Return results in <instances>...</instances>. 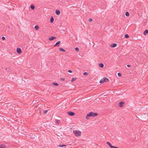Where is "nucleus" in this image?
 <instances>
[{
	"label": "nucleus",
	"mask_w": 148,
	"mask_h": 148,
	"mask_svg": "<svg viewBox=\"0 0 148 148\" xmlns=\"http://www.w3.org/2000/svg\"><path fill=\"white\" fill-rule=\"evenodd\" d=\"M98 114L97 113H94L92 112H91L88 113L86 117V119H88L90 117H95L97 116Z\"/></svg>",
	"instance_id": "1"
},
{
	"label": "nucleus",
	"mask_w": 148,
	"mask_h": 148,
	"mask_svg": "<svg viewBox=\"0 0 148 148\" xmlns=\"http://www.w3.org/2000/svg\"><path fill=\"white\" fill-rule=\"evenodd\" d=\"M73 134L76 136H80L81 132V131L78 130H74L73 132Z\"/></svg>",
	"instance_id": "2"
},
{
	"label": "nucleus",
	"mask_w": 148,
	"mask_h": 148,
	"mask_svg": "<svg viewBox=\"0 0 148 148\" xmlns=\"http://www.w3.org/2000/svg\"><path fill=\"white\" fill-rule=\"evenodd\" d=\"M109 81V80L106 77H104L102 79H101L100 81L99 82L100 83H104L105 82H108Z\"/></svg>",
	"instance_id": "3"
},
{
	"label": "nucleus",
	"mask_w": 148,
	"mask_h": 148,
	"mask_svg": "<svg viewBox=\"0 0 148 148\" xmlns=\"http://www.w3.org/2000/svg\"><path fill=\"white\" fill-rule=\"evenodd\" d=\"M68 115L70 116H73L75 115V113L74 112L71 111H68L67 112Z\"/></svg>",
	"instance_id": "4"
},
{
	"label": "nucleus",
	"mask_w": 148,
	"mask_h": 148,
	"mask_svg": "<svg viewBox=\"0 0 148 148\" xmlns=\"http://www.w3.org/2000/svg\"><path fill=\"white\" fill-rule=\"evenodd\" d=\"M17 52L19 54H20L22 53V51L21 49L18 47L16 49Z\"/></svg>",
	"instance_id": "5"
},
{
	"label": "nucleus",
	"mask_w": 148,
	"mask_h": 148,
	"mask_svg": "<svg viewBox=\"0 0 148 148\" xmlns=\"http://www.w3.org/2000/svg\"><path fill=\"white\" fill-rule=\"evenodd\" d=\"M61 42L60 41H58L57 42H56V44L54 45V46L55 47L57 46L59 47L60 46V43Z\"/></svg>",
	"instance_id": "6"
},
{
	"label": "nucleus",
	"mask_w": 148,
	"mask_h": 148,
	"mask_svg": "<svg viewBox=\"0 0 148 148\" xmlns=\"http://www.w3.org/2000/svg\"><path fill=\"white\" fill-rule=\"evenodd\" d=\"M124 103L123 101H121L119 103L118 105L120 107H122Z\"/></svg>",
	"instance_id": "7"
},
{
	"label": "nucleus",
	"mask_w": 148,
	"mask_h": 148,
	"mask_svg": "<svg viewBox=\"0 0 148 148\" xmlns=\"http://www.w3.org/2000/svg\"><path fill=\"white\" fill-rule=\"evenodd\" d=\"M56 37L54 36H51L50 37H49V40L50 41L52 40H53L54 39H56Z\"/></svg>",
	"instance_id": "8"
},
{
	"label": "nucleus",
	"mask_w": 148,
	"mask_h": 148,
	"mask_svg": "<svg viewBox=\"0 0 148 148\" xmlns=\"http://www.w3.org/2000/svg\"><path fill=\"white\" fill-rule=\"evenodd\" d=\"M117 45L116 44L113 43L111 44L110 46L112 47H115Z\"/></svg>",
	"instance_id": "9"
},
{
	"label": "nucleus",
	"mask_w": 148,
	"mask_h": 148,
	"mask_svg": "<svg viewBox=\"0 0 148 148\" xmlns=\"http://www.w3.org/2000/svg\"><path fill=\"white\" fill-rule=\"evenodd\" d=\"M55 12L56 14L57 15H60V11L58 10H56Z\"/></svg>",
	"instance_id": "10"
},
{
	"label": "nucleus",
	"mask_w": 148,
	"mask_h": 148,
	"mask_svg": "<svg viewBox=\"0 0 148 148\" xmlns=\"http://www.w3.org/2000/svg\"><path fill=\"white\" fill-rule=\"evenodd\" d=\"M7 146L5 145H0V148H6Z\"/></svg>",
	"instance_id": "11"
},
{
	"label": "nucleus",
	"mask_w": 148,
	"mask_h": 148,
	"mask_svg": "<svg viewBox=\"0 0 148 148\" xmlns=\"http://www.w3.org/2000/svg\"><path fill=\"white\" fill-rule=\"evenodd\" d=\"M59 50L60 51L63 52H66V50H64V49H63L62 47H60L59 48Z\"/></svg>",
	"instance_id": "12"
},
{
	"label": "nucleus",
	"mask_w": 148,
	"mask_h": 148,
	"mask_svg": "<svg viewBox=\"0 0 148 148\" xmlns=\"http://www.w3.org/2000/svg\"><path fill=\"white\" fill-rule=\"evenodd\" d=\"M148 33V30H145L143 32V34L145 35H146Z\"/></svg>",
	"instance_id": "13"
},
{
	"label": "nucleus",
	"mask_w": 148,
	"mask_h": 148,
	"mask_svg": "<svg viewBox=\"0 0 148 148\" xmlns=\"http://www.w3.org/2000/svg\"><path fill=\"white\" fill-rule=\"evenodd\" d=\"M30 8L32 10H34L35 8V6L34 5L32 4L30 6Z\"/></svg>",
	"instance_id": "14"
},
{
	"label": "nucleus",
	"mask_w": 148,
	"mask_h": 148,
	"mask_svg": "<svg viewBox=\"0 0 148 148\" xmlns=\"http://www.w3.org/2000/svg\"><path fill=\"white\" fill-rule=\"evenodd\" d=\"M53 21L54 18L52 16H51L50 20V22L51 23H52L53 22Z\"/></svg>",
	"instance_id": "15"
},
{
	"label": "nucleus",
	"mask_w": 148,
	"mask_h": 148,
	"mask_svg": "<svg viewBox=\"0 0 148 148\" xmlns=\"http://www.w3.org/2000/svg\"><path fill=\"white\" fill-rule=\"evenodd\" d=\"M99 66L101 68H103L104 66V65L103 63H100L99 64Z\"/></svg>",
	"instance_id": "16"
},
{
	"label": "nucleus",
	"mask_w": 148,
	"mask_h": 148,
	"mask_svg": "<svg viewBox=\"0 0 148 148\" xmlns=\"http://www.w3.org/2000/svg\"><path fill=\"white\" fill-rule=\"evenodd\" d=\"M77 79V78L76 77H73L71 79V81L72 82H73L75 81V80Z\"/></svg>",
	"instance_id": "17"
},
{
	"label": "nucleus",
	"mask_w": 148,
	"mask_h": 148,
	"mask_svg": "<svg viewBox=\"0 0 148 148\" xmlns=\"http://www.w3.org/2000/svg\"><path fill=\"white\" fill-rule=\"evenodd\" d=\"M106 143L109 146V147L110 148L111 147V146L112 145V144H111V143L109 142H107Z\"/></svg>",
	"instance_id": "18"
},
{
	"label": "nucleus",
	"mask_w": 148,
	"mask_h": 148,
	"mask_svg": "<svg viewBox=\"0 0 148 148\" xmlns=\"http://www.w3.org/2000/svg\"><path fill=\"white\" fill-rule=\"evenodd\" d=\"M34 28L36 30H37L39 29V27L38 25H36L35 26Z\"/></svg>",
	"instance_id": "19"
},
{
	"label": "nucleus",
	"mask_w": 148,
	"mask_h": 148,
	"mask_svg": "<svg viewBox=\"0 0 148 148\" xmlns=\"http://www.w3.org/2000/svg\"><path fill=\"white\" fill-rule=\"evenodd\" d=\"M55 86H58L59 85V84L56 82H53L52 83Z\"/></svg>",
	"instance_id": "20"
},
{
	"label": "nucleus",
	"mask_w": 148,
	"mask_h": 148,
	"mask_svg": "<svg viewBox=\"0 0 148 148\" xmlns=\"http://www.w3.org/2000/svg\"><path fill=\"white\" fill-rule=\"evenodd\" d=\"M125 15L127 16H129V13L128 12H126L125 14Z\"/></svg>",
	"instance_id": "21"
},
{
	"label": "nucleus",
	"mask_w": 148,
	"mask_h": 148,
	"mask_svg": "<svg viewBox=\"0 0 148 148\" xmlns=\"http://www.w3.org/2000/svg\"><path fill=\"white\" fill-rule=\"evenodd\" d=\"M124 37L126 38H128L129 37V36L128 34H126L125 35Z\"/></svg>",
	"instance_id": "22"
},
{
	"label": "nucleus",
	"mask_w": 148,
	"mask_h": 148,
	"mask_svg": "<svg viewBox=\"0 0 148 148\" xmlns=\"http://www.w3.org/2000/svg\"><path fill=\"white\" fill-rule=\"evenodd\" d=\"M56 122L57 124H59L60 122V120H56Z\"/></svg>",
	"instance_id": "23"
},
{
	"label": "nucleus",
	"mask_w": 148,
	"mask_h": 148,
	"mask_svg": "<svg viewBox=\"0 0 148 148\" xmlns=\"http://www.w3.org/2000/svg\"><path fill=\"white\" fill-rule=\"evenodd\" d=\"M75 50L77 51L78 52L79 51V49L78 47H76L75 49Z\"/></svg>",
	"instance_id": "24"
},
{
	"label": "nucleus",
	"mask_w": 148,
	"mask_h": 148,
	"mask_svg": "<svg viewBox=\"0 0 148 148\" xmlns=\"http://www.w3.org/2000/svg\"><path fill=\"white\" fill-rule=\"evenodd\" d=\"M118 75L119 77H121L122 76L121 74L120 73H118Z\"/></svg>",
	"instance_id": "25"
},
{
	"label": "nucleus",
	"mask_w": 148,
	"mask_h": 148,
	"mask_svg": "<svg viewBox=\"0 0 148 148\" xmlns=\"http://www.w3.org/2000/svg\"><path fill=\"white\" fill-rule=\"evenodd\" d=\"M83 75H84L86 76L88 75V73H87L86 72H85L84 73Z\"/></svg>",
	"instance_id": "26"
},
{
	"label": "nucleus",
	"mask_w": 148,
	"mask_h": 148,
	"mask_svg": "<svg viewBox=\"0 0 148 148\" xmlns=\"http://www.w3.org/2000/svg\"><path fill=\"white\" fill-rule=\"evenodd\" d=\"M48 112V110H46L44 111L43 113L44 114H46Z\"/></svg>",
	"instance_id": "27"
},
{
	"label": "nucleus",
	"mask_w": 148,
	"mask_h": 148,
	"mask_svg": "<svg viewBox=\"0 0 148 148\" xmlns=\"http://www.w3.org/2000/svg\"><path fill=\"white\" fill-rule=\"evenodd\" d=\"M110 148H118V147H115L112 145L110 147Z\"/></svg>",
	"instance_id": "28"
},
{
	"label": "nucleus",
	"mask_w": 148,
	"mask_h": 148,
	"mask_svg": "<svg viewBox=\"0 0 148 148\" xmlns=\"http://www.w3.org/2000/svg\"><path fill=\"white\" fill-rule=\"evenodd\" d=\"M88 21L90 22H91L92 21V18H89Z\"/></svg>",
	"instance_id": "29"
},
{
	"label": "nucleus",
	"mask_w": 148,
	"mask_h": 148,
	"mask_svg": "<svg viewBox=\"0 0 148 148\" xmlns=\"http://www.w3.org/2000/svg\"><path fill=\"white\" fill-rule=\"evenodd\" d=\"M2 39L3 40H5V38L4 36H2Z\"/></svg>",
	"instance_id": "30"
},
{
	"label": "nucleus",
	"mask_w": 148,
	"mask_h": 148,
	"mask_svg": "<svg viewBox=\"0 0 148 148\" xmlns=\"http://www.w3.org/2000/svg\"><path fill=\"white\" fill-rule=\"evenodd\" d=\"M68 72L70 73H72L73 72L71 70H69Z\"/></svg>",
	"instance_id": "31"
},
{
	"label": "nucleus",
	"mask_w": 148,
	"mask_h": 148,
	"mask_svg": "<svg viewBox=\"0 0 148 148\" xmlns=\"http://www.w3.org/2000/svg\"><path fill=\"white\" fill-rule=\"evenodd\" d=\"M61 80L62 81H64L65 80V79L64 78H62L61 79Z\"/></svg>",
	"instance_id": "32"
},
{
	"label": "nucleus",
	"mask_w": 148,
	"mask_h": 148,
	"mask_svg": "<svg viewBox=\"0 0 148 148\" xmlns=\"http://www.w3.org/2000/svg\"><path fill=\"white\" fill-rule=\"evenodd\" d=\"M61 146H62V147H64L66 146V145H61Z\"/></svg>",
	"instance_id": "33"
},
{
	"label": "nucleus",
	"mask_w": 148,
	"mask_h": 148,
	"mask_svg": "<svg viewBox=\"0 0 148 148\" xmlns=\"http://www.w3.org/2000/svg\"><path fill=\"white\" fill-rule=\"evenodd\" d=\"M127 67H130V65L129 64H128L127 65Z\"/></svg>",
	"instance_id": "34"
},
{
	"label": "nucleus",
	"mask_w": 148,
	"mask_h": 148,
	"mask_svg": "<svg viewBox=\"0 0 148 148\" xmlns=\"http://www.w3.org/2000/svg\"><path fill=\"white\" fill-rule=\"evenodd\" d=\"M62 145H61L60 144V145H58V146L60 147H62V146H61Z\"/></svg>",
	"instance_id": "35"
},
{
	"label": "nucleus",
	"mask_w": 148,
	"mask_h": 148,
	"mask_svg": "<svg viewBox=\"0 0 148 148\" xmlns=\"http://www.w3.org/2000/svg\"><path fill=\"white\" fill-rule=\"evenodd\" d=\"M8 29H10V27H9V26H8Z\"/></svg>",
	"instance_id": "36"
},
{
	"label": "nucleus",
	"mask_w": 148,
	"mask_h": 148,
	"mask_svg": "<svg viewBox=\"0 0 148 148\" xmlns=\"http://www.w3.org/2000/svg\"><path fill=\"white\" fill-rule=\"evenodd\" d=\"M10 32V31H9H9H8V32Z\"/></svg>",
	"instance_id": "37"
}]
</instances>
